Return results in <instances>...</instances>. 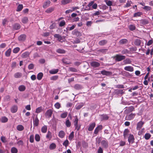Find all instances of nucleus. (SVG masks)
<instances>
[{
    "label": "nucleus",
    "instance_id": "obj_1",
    "mask_svg": "<svg viewBox=\"0 0 153 153\" xmlns=\"http://www.w3.org/2000/svg\"><path fill=\"white\" fill-rule=\"evenodd\" d=\"M53 111L52 109H49L45 113V115L47 118H49L51 117Z\"/></svg>",
    "mask_w": 153,
    "mask_h": 153
},
{
    "label": "nucleus",
    "instance_id": "obj_2",
    "mask_svg": "<svg viewBox=\"0 0 153 153\" xmlns=\"http://www.w3.org/2000/svg\"><path fill=\"white\" fill-rule=\"evenodd\" d=\"M100 74L103 75L109 76L112 74V73L111 71H107L105 70H103L100 71Z\"/></svg>",
    "mask_w": 153,
    "mask_h": 153
},
{
    "label": "nucleus",
    "instance_id": "obj_3",
    "mask_svg": "<svg viewBox=\"0 0 153 153\" xmlns=\"http://www.w3.org/2000/svg\"><path fill=\"white\" fill-rule=\"evenodd\" d=\"M134 138L133 134H130L128 138V141L129 143H133L134 142Z\"/></svg>",
    "mask_w": 153,
    "mask_h": 153
},
{
    "label": "nucleus",
    "instance_id": "obj_4",
    "mask_svg": "<svg viewBox=\"0 0 153 153\" xmlns=\"http://www.w3.org/2000/svg\"><path fill=\"white\" fill-rule=\"evenodd\" d=\"M91 65L94 68H97L99 67L100 65V63L96 61H92L91 62Z\"/></svg>",
    "mask_w": 153,
    "mask_h": 153
},
{
    "label": "nucleus",
    "instance_id": "obj_5",
    "mask_svg": "<svg viewBox=\"0 0 153 153\" xmlns=\"http://www.w3.org/2000/svg\"><path fill=\"white\" fill-rule=\"evenodd\" d=\"M72 33L73 35L77 36H80L82 35L81 33L79 32L78 30L76 29H75L73 30L72 31Z\"/></svg>",
    "mask_w": 153,
    "mask_h": 153
},
{
    "label": "nucleus",
    "instance_id": "obj_6",
    "mask_svg": "<svg viewBox=\"0 0 153 153\" xmlns=\"http://www.w3.org/2000/svg\"><path fill=\"white\" fill-rule=\"evenodd\" d=\"M85 104L84 102L78 103L75 106V108L76 110H79L83 107Z\"/></svg>",
    "mask_w": 153,
    "mask_h": 153
},
{
    "label": "nucleus",
    "instance_id": "obj_7",
    "mask_svg": "<svg viewBox=\"0 0 153 153\" xmlns=\"http://www.w3.org/2000/svg\"><path fill=\"white\" fill-rule=\"evenodd\" d=\"M102 145L105 148H107L108 146V143L107 140H103L101 142Z\"/></svg>",
    "mask_w": 153,
    "mask_h": 153
},
{
    "label": "nucleus",
    "instance_id": "obj_8",
    "mask_svg": "<svg viewBox=\"0 0 153 153\" xmlns=\"http://www.w3.org/2000/svg\"><path fill=\"white\" fill-rule=\"evenodd\" d=\"M114 58L116 61H120L124 58V56H123L117 55L115 56Z\"/></svg>",
    "mask_w": 153,
    "mask_h": 153
},
{
    "label": "nucleus",
    "instance_id": "obj_9",
    "mask_svg": "<svg viewBox=\"0 0 153 153\" xmlns=\"http://www.w3.org/2000/svg\"><path fill=\"white\" fill-rule=\"evenodd\" d=\"M102 125H100L96 128L94 131V134H97L99 131L102 129Z\"/></svg>",
    "mask_w": 153,
    "mask_h": 153
},
{
    "label": "nucleus",
    "instance_id": "obj_10",
    "mask_svg": "<svg viewBox=\"0 0 153 153\" xmlns=\"http://www.w3.org/2000/svg\"><path fill=\"white\" fill-rule=\"evenodd\" d=\"M135 114L132 113L130 115H127L125 118L126 120H130L132 119L135 117Z\"/></svg>",
    "mask_w": 153,
    "mask_h": 153
},
{
    "label": "nucleus",
    "instance_id": "obj_11",
    "mask_svg": "<svg viewBox=\"0 0 153 153\" xmlns=\"http://www.w3.org/2000/svg\"><path fill=\"white\" fill-rule=\"evenodd\" d=\"M108 41L106 39H103L99 42V45L101 46H104L107 44Z\"/></svg>",
    "mask_w": 153,
    "mask_h": 153
},
{
    "label": "nucleus",
    "instance_id": "obj_12",
    "mask_svg": "<svg viewBox=\"0 0 153 153\" xmlns=\"http://www.w3.org/2000/svg\"><path fill=\"white\" fill-rule=\"evenodd\" d=\"M144 123L142 121H140L138 123L137 126V130H139L142 127Z\"/></svg>",
    "mask_w": 153,
    "mask_h": 153
},
{
    "label": "nucleus",
    "instance_id": "obj_13",
    "mask_svg": "<svg viewBox=\"0 0 153 153\" xmlns=\"http://www.w3.org/2000/svg\"><path fill=\"white\" fill-rule=\"evenodd\" d=\"M18 110V107L16 105H13L10 108L11 111L12 113L16 112Z\"/></svg>",
    "mask_w": 153,
    "mask_h": 153
},
{
    "label": "nucleus",
    "instance_id": "obj_14",
    "mask_svg": "<svg viewBox=\"0 0 153 153\" xmlns=\"http://www.w3.org/2000/svg\"><path fill=\"white\" fill-rule=\"evenodd\" d=\"M51 3V2L50 0H47L45 1L43 5V7L45 8L49 7Z\"/></svg>",
    "mask_w": 153,
    "mask_h": 153
},
{
    "label": "nucleus",
    "instance_id": "obj_15",
    "mask_svg": "<svg viewBox=\"0 0 153 153\" xmlns=\"http://www.w3.org/2000/svg\"><path fill=\"white\" fill-rule=\"evenodd\" d=\"M30 53L27 51L23 53L21 56V57L22 58L25 59L30 54Z\"/></svg>",
    "mask_w": 153,
    "mask_h": 153
},
{
    "label": "nucleus",
    "instance_id": "obj_16",
    "mask_svg": "<svg viewBox=\"0 0 153 153\" xmlns=\"http://www.w3.org/2000/svg\"><path fill=\"white\" fill-rule=\"evenodd\" d=\"M54 38L58 39V41H60L63 40V38L61 35L58 34H55L54 35Z\"/></svg>",
    "mask_w": 153,
    "mask_h": 153
},
{
    "label": "nucleus",
    "instance_id": "obj_17",
    "mask_svg": "<svg viewBox=\"0 0 153 153\" xmlns=\"http://www.w3.org/2000/svg\"><path fill=\"white\" fill-rule=\"evenodd\" d=\"M26 35L24 34L21 35L18 37V39L19 41H24L26 39Z\"/></svg>",
    "mask_w": 153,
    "mask_h": 153
},
{
    "label": "nucleus",
    "instance_id": "obj_18",
    "mask_svg": "<svg viewBox=\"0 0 153 153\" xmlns=\"http://www.w3.org/2000/svg\"><path fill=\"white\" fill-rule=\"evenodd\" d=\"M95 126V123H94L91 124L88 128V130L89 131H92L94 128Z\"/></svg>",
    "mask_w": 153,
    "mask_h": 153
},
{
    "label": "nucleus",
    "instance_id": "obj_19",
    "mask_svg": "<svg viewBox=\"0 0 153 153\" xmlns=\"http://www.w3.org/2000/svg\"><path fill=\"white\" fill-rule=\"evenodd\" d=\"M125 70L130 72H132L134 71V68L133 67L131 66H126L125 67Z\"/></svg>",
    "mask_w": 153,
    "mask_h": 153
},
{
    "label": "nucleus",
    "instance_id": "obj_20",
    "mask_svg": "<svg viewBox=\"0 0 153 153\" xmlns=\"http://www.w3.org/2000/svg\"><path fill=\"white\" fill-rule=\"evenodd\" d=\"M0 120L2 123H5L8 121V119L5 116H3L1 117Z\"/></svg>",
    "mask_w": 153,
    "mask_h": 153
},
{
    "label": "nucleus",
    "instance_id": "obj_21",
    "mask_svg": "<svg viewBox=\"0 0 153 153\" xmlns=\"http://www.w3.org/2000/svg\"><path fill=\"white\" fill-rule=\"evenodd\" d=\"M134 43L135 45L137 46H139L141 44V40L139 39H136L135 40Z\"/></svg>",
    "mask_w": 153,
    "mask_h": 153
},
{
    "label": "nucleus",
    "instance_id": "obj_22",
    "mask_svg": "<svg viewBox=\"0 0 153 153\" xmlns=\"http://www.w3.org/2000/svg\"><path fill=\"white\" fill-rule=\"evenodd\" d=\"M74 88L75 89L77 90L81 89L83 88L82 86L80 85L76 84L74 86Z\"/></svg>",
    "mask_w": 153,
    "mask_h": 153
},
{
    "label": "nucleus",
    "instance_id": "obj_23",
    "mask_svg": "<svg viewBox=\"0 0 153 153\" xmlns=\"http://www.w3.org/2000/svg\"><path fill=\"white\" fill-rule=\"evenodd\" d=\"M59 71L58 69H52L49 71V72L51 74H56Z\"/></svg>",
    "mask_w": 153,
    "mask_h": 153
},
{
    "label": "nucleus",
    "instance_id": "obj_24",
    "mask_svg": "<svg viewBox=\"0 0 153 153\" xmlns=\"http://www.w3.org/2000/svg\"><path fill=\"white\" fill-rule=\"evenodd\" d=\"M13 27V29L16 30H18L21 27L20 25L18 23H16L14 24Z\"/></svg>",
    "mask_w": 153,
    "mask_h": 153
},
{
    "label": "nucleus",
    "instance_id": "obj_25",
    "mask_svg": "<svg viewBox=\"0 0 153 153\" xmlns=\"http://www.w3.org/2000/svg\"><path fill=\"white\" fill-rule=\"evenodd\" d=\"M39 120L37 116H36V117L34 120H33V123L34 125L36 126H38L39 124Z\"/></svg>",
    "mask_w": 153,
    "mask_h": 153
},
{
    "label": "nucleus",
    "instance_id": "obj_26",
    "mask_svg": "<svg viewBox=\"0 0 153 153\" xmlns=\"http://www.w3.org/2000/svg\"><path fill=\"white\" fill-rule=\"evenodd\" d=\"M24 127L21 125H18L16 127L17 129L19 131H22L24 129Z\"/></svg>",
    "mask_w": 153,
    "mask_h": 153
},
{
    "label": "nucleus",
    "instance_id": "obj_27",
    "mask_svg": "<svg viewBox=\"0 0 153 153\" xmlns=\"http://www.w3.org/2000/svg\"><path fill=\"white\" fill-rule=\"evenodd\" d=\"M65 125L67 127H70L71 125V123L68 118L66 119V120L65 123Z\"/></svg>",
    "mask_w": 153,
    "mask_h": 153
},
{
    "label": "nucleus",
    "instance_id": "obj_28",
    "mask_svg": "<svg viewBox=\"0 0 153 153\" xmlns=\"http://www.w3.org/2000/svg\"><path fill=\"white\" fill-rule=\"evenodd\" d=\"M26 89V87L24 85H21L19 87L18 89L20 91H23Z\"/></svg>",
    "mask_w": 153,
    "mask_h": 153
},
{
    "label": "nucleus",
    "instance_id": "obj_29",
    "mask_svg": "<svg viewBox=\"0 0 153 153\" xmlns=\"http://www.w3.org/2000/svg\"><path fill=\"white\" fill-rule=\"evenodd\" d=\"M72 0H62L61 1V4H66L71 2Z\"/></svg>",
    "mask_w": 153,
    "mask_h": 153
},
{
    "label": "nucleus",
    "instance_id": "obj_30",
    "mask_svg": "<svg viewBox=\"0 0 153 153\" xmlns=\"http://www.w3.org/2000/svg\"><path fill=\"white\" fill-rule=\"evenodd\" d=\"M65 135V133L63 131H60L59 133V136L61 138H63Z\"/></svg>",
    "mask_w": 153,
    "mask_h": 153
},
{
    "label": "nucleus",
    "instance_id": "obj_31",
    "mask_svg": "<svg viewBox=\"0 0 153 153\" xmlns=\"http://www.w3.org/2000/svg\"><path fill=\"white\" fill-rule=\"evenodd\" d=\"M11 50L10 48H9L5 53V55L7 57L10 56L11 53Z\"/></svg>",
    "mask_w": 153,
    "mask_h": 153
},
{
    "label": "nucleus",
    "instance_id": "obj_32",
    "mask_svg": "<svg viewBox=\"0 0 153 153\" xmlns=\"http://www.w3.org/2000/svg\"><path fill=\"white\" fill-rule=\"evenodd\" d=\"M43 76V74L42 72L39 73L37 75V79L38 80H41Z\"/></svg>",
    "mask_w": 153,
    "mask_h": 153
},
{
    "label": "nucleus",
    "instance_id": "obj_33",
    "mask_svg": "<svg viewBox=\"0 0 153 153\" xmlns=\"http://www.w3.org/2000/svg\"><path fill=\"white\" fill-rule=\"evenodd\" d=\"M56 52L59 53L63 54L65 53V50L63 49H58L56 50Z\"/></svg>",
    "mask_w": 153,
    "mask_h": 153
},
{
    "label": "nucleus",
    "instance_id": "obj_34",
    "mask_svg": "<svg viewBox=\"0 0 153 153\" xmlns=\"http://www.w3.org/2000/svg\"><path fill=\"white\" fill-rule=\"evenodd\" d=\"M56 147L55 144L53 143L50 144L49 146V149L51 150H53Z\"/></svg>",
    "mask_w": 153,
    "mask_h": 153
},
{
    "label": "nucleus",
    "instance_id": "obj_35",
    "mask_svg": "<svg viewBox=\"0 0 153 153\" xmlns=\"http://www.w3.org/2000/svg\"><path fill=\"white\" fill-rule=\"evenodd\" d=\"M47 129V127L46 126H44L41 128V131L43 133H45L46 132Z\"/></svg>",
    "mask_w": 153,
    "mask_h": 153
},
{
    "label": "nucleus",
    "instance_id": "obj_36",
    "mask_svg": "<svg viewBox=\"0 0 153 153\" xmlns=\"http://www.w3.org/2000/svg\"><path fill=\"white\" fill-rule=\"evenodd\" d=\"M23 8V6L22 4H19L17 7V9H16V11L17 12H19L21 11Z\"/></svg>",
    "mask_w": 153,
    "mask_h": 153
},
{
    "label": "nucleus",
    "instance_id": "obj_37",
    "mask_svg": "<svg viewBox=\"0 0 153 153\" xmlns=\"http://www.w3.org/2000/svg\"><path fill=\"white\" fill-rule=\"evenodd\" d=\"M28 20L27 17H24L22 18V21L23 23L26 24Z\"/></svg>",
    "mask_w": 153,
    "mask_h": 153
},
{
    "label": "nucleus",
    "instance_id": "obj_38",
    "mask_svg": "<svg viewBox=\"0 0 153 153\" xmlns=\"http://www.w3.org/2000/svg\"><path fill=\"white\" fill-rule=\"evenodd\" d=\"M54 9V8L53 7H50L45 11V12L48 13H51L53 11Z\"/></svg>",
    "mask_w": 153,
    "mask_h": 153
},
{
    "label": "nucleus",
    "instance_id": "obj_39",
    "mask_svg": "<svg viewBox=\"0 0 153 153\" xmlns=\"http://www.w3.org/2000/svg\"><path fill=\"white\" fill-rule=\"evenodd\" d=\"M42 108L41 106H40L37 108L36 111V113H40L42 111Z\"/></svg>",
    "mask_w": 153,
    "mask_h": 153
},
{
    "label": "nucleus",
    "instance_id": "obj_40",
    "mask_svg": "<svg viewBox=\"0 0 153 153\" xmlns=\"http://www.w3.org/2000/svg\"><path fill=\"white\" fill-rule=\"evenodd\" d=\"M68 70L69 71L73 72H78V70L73 67H70L69 68Z\"/></svg>",
    "mask_w": 153,
    "mask_h": 153
},
{
    "label": "nucleus",
    "instance_id": "obj_41",
    "mask_svg": "<svg viewBox=\"0 0 153 153\" xmlns=\"http://www.w3.org/2000/svg\"><path fill=\"white\" fill-rule=\"evenodd\" d=\"M22 74L19 72H17L15 74L14 76L15 78H18L22 76Z\"/></svg>",
    "mask_w": 153,
    "mask_h": 153
},
{
    "label": "nucleus",
    "instance_id": "obj_42",
    "mask_svg": "<svg viewBox=\"0 0 153 153\" xmlns=\"http://www.w3.org/2000/svg\"><path fill=\"white\" fill-rule=\"evenodd\" d=\"M35 140L37 142H39L40 140V137L39 134H36L35 136Z\"/></svg>",
    "mask_w": 153,
    "mask_h": 153
},
{
    "label": "nucleus",
    "instance_id": "obj_43",
    "mask_svg": "<svg viewBox=\"0 0 153 153\" xmlns=\"http://www.w3.org/2000/svg\"><path fill=\"white\" fill-rule=\"evenodd\" d=\"M142 14V13L141 12H138L137 13H134V15L133 16L134 17H139L141 16V15Z\"/></svg>",
    "mask_w": 153,
    "mask_h": 153
},
{
    "label": "nucleus",
    "instance_id": "obj_44",
    "mask_svg": "<svg viewBox=\"0 0 153 153\" xmlns=\"http://www.w3.org/2000/svg\"><path fill=\"white\" fill-rule=\"evenodd\" d=\"M11 151L12 153H17L18 150L16 148L14 147H13L12 148Z\"/></svg>",
    "mask_w": 153,
    "mask_h": 153
},
{
    "label": "nucleus",
    "instance_id": "obj_45",
    "mask_svg": "<svg viewBox=\"0 0 153 153\" xmlns=\"http://www.w3.org/2000/svg\"><path fill=\"white\" fill-rule=\"evenodd\" d=\"M68 115L67 112H65L61 114L60 117L62 118H65Z\"/></svg>",
    "mask_w": 153,
    "mask_h": 153
},
{
    "label": "nucleus",
    "instance_id": "obj_46",
    "mask_svg": "<svg viewBox=\"0 0 153 153\" xmlns=\"http://www.w3.org/2000/svg\"><path fill=\"white\" fill-rule=\"evenodd\" d=\"M102 120H106L108 119V117L107 115L103 114L102 115Z\"/></svg>",
    "mask_w": 153,
    "mask_h": 153
},
{
    "label": "nucleus",
    "instance_id": "obj_47",
    "mask_svg": "<svg viewBox=\"0 0 153 153\" xmlns=\"http://www.w3.org/2000/svg\"><path fill=\"white\" fill-rule=\"evenodd\" d=\"M151 135L149 133H146L144 135V138L146 140L149 139L151 137Z\"/></svg>",
    "mask_w": 153,
    "mask_h": 153
},
{
    "label": "nucleus",
    "instance_id": "obj_48",
    "mask_svg": "<svg viewBox=\"0 0 153 153\" xmlns=\"http://www.w3.org/2000/svg\"><path fill=\"white\" fill-rule=\"evenodd\" d=\"M75 26L76 25H73L70 27H66V29L68 30H73L75 28Z\"/></svg>",
    "mask_w": 153,
    "mask_h": 153
},
{
    "label": "nucleus",
    "instance_id": "obj_49",
    "mask_svg": "<svg viewBox=\"0 0 153 153\" xmlns=\"http://www.w3.org/2000/svg\"><path fill=\"white\" fill-rule=\"evenodd\" d=\"M58 78V76L57 75L51 77V80H56Z\"/></svg>",
    "mask_w": 153,
    "mask_h": 153
},
{
    "label": "nucleus",
    "instance_id": "obj_50",
    "mask_svg": "<svg viewBox=\"0 0 153 153\" xmlns=\"http://www.w3.org/2000/svg\"><path fill=\"white\" fill-rule=\"evenodd\" d=\"M107 49H99L98 50L99 52H101L103 53H105L107 51Z\"/></svg>",
    "mask_w": 153,
    "mask_h": 153
},
{
    "label": "nucleus",
    "instance_id": "obj_51",
    "mask_svg": "<svg viewBox=\"0 0 153 153\" xmlns=\"http://www.w3.org/2000/svg\"><path fill=\"white\" fill-rule=\"evenodd\" d=\"M20 50V48L19 47H16L13 50V53H18V52Z\"/></svg>",
    "mask_w": 153,
    "mask_h": 153
},
{
    "label": "nucleus",
    "instance_id": "obj_52",
    "mask_svg": "<svg viewBox=\"0 0 153 153\" xmlns=\"http://www.w3.org/2000/svg\"><path fill=\"white\" fill-rule=\"evenodd\" d=\"M74 137V132H72L69 136V139L70 140H71Z\"/></svg>",
    "mask_w": 153,
    "mask_h": 153
},
{
    "label": "nucleus",
    "instance_id": "obj_53",
    "mask_svg": "<svg viewBox=\"0 0 153 153\" xmlns=\"http://www.w3.org/2000/svg\"><path fill=\"white\" fill-rule=\"evenodd\" d=\"M34 141V136L33 135H31L30 137V141L31 143H33Z\"/></svg>",
    "mask_w": 153,
    "mask_h": 153
},
{
    "label": "nucleus",
    "instance_id": "obj_54",
    "mask_svg": "<svg viewBox=\"0 0 153 153\" xmlns=\"http://www.w3.org/2000/svg\"><path fill=\"white\" fill-rule=\"evenodd\" d=\"M130 30L131 31L134 30L135 29V27L133 25H130L129 26Z\"/></svg>",
    "mask_w": 153,
    "mask_h": 153
},
{
    "label": "nucleus",
    "instance_id": "obj_55",
    "mask_svg": "<svg viewBox=\"0 0 153 153\" xmlns=\"http://www.w3.org/2000/svg\"><path fill=\"white\" fill-rule=\"evenodd\" d=\"M101 138L100 137H97L96 138V144H98L99 145L100 143L101 142Z\"/></svg>",
    "mask_w": 153,
    "mask_h": 153
},
{
    "label": "nucleus",
    "instance_id": "obj_56",
    "mask_svg": "<svg viewBox=\"0 0 153 153\" xmlns=\"http://www.w3.org/2000/svg\"><path fill=\"white\" fill-rule=\"evenodd\" d=\"M54 106L57 109H59L61 107V105L58 102H56L54 105Z\"/></svg>",
    "mask_w": 153,
    "mask_h": 153
},
{
    "label": "nucleus",
    "instance_id": "obj_57",
    "mask_svg": "<svg viewBox=\"0 0 153 153\" xmlns=\"http://www.w3.org/2000/svg\"><path fill=\"white\" fill-rule=\"evenodd\" d=\"M75 119L74 121V125H76V124H78V120L76 116L75 117Z\"/></svg>",
    "mask_w": 153,
    "mask_h": 153
},
{
    "label": "nucleus",
    "instance_id": "obj_58",
    "mask_svg": "<svg viewBox=\"0 0 153 153\" xmlns=\"http://www.w3.org/2000/svg\"><path fill=\"white\" fill-rule=\"evenodd\" d=\"M116 92L118 94H123L124 93L123 90L120 89L116 90Z\"/></svg>",
    "mask_w": 153,
    "mask_h": 153
},
{
    "label": "nucleus",
    "instance_id": "obj_59",
    "mask_svg": "<svg viewBox=\"0 0 153 153\" xmlns=\"http://www.w3.org/2000/svg\"><path fill=\"white\" fill-rule=\"evenodd\" d=\"M65 22L64 20H62L60 22L59 24V26L60 27H62L65 25Z\"/></svg>",
    "mask_w": 153,
    "mask_h": 153
},
{
    "label": "nucleus",
    "instance_id": "obj_60",
    "mask_svg": "<svg viewBox=\"0 0 153 153\" xmlns=\"http://www.w3.org/2000/svg\"><path fill=\"white\" fill-rule=\"evenodd\" d=\"M151 9V7L148 6H145L143 7V9L147 11L150 10Z\"/></svg>",
    "mask_w": 153,
    "mask_h": 153
},
{
    "label": "nucleus",
    "instance_id": "obj_61",
    "mask_svg": "<svg viewBox=\"0 0 153 153\" xmlns=\"http://www.w3.org/2000/svg\"><path fill=\"white\" fill-rule=\"evenodd\" d=\"M68 141L67 140L63 142V145L66 147L68 146Z\"/></svg>",
    "mask_w": 153,
    "mask_h": 153
},
{
    "label": "nucleus",
    "instance_id": "obj_62",
    "mask_svg": "<svg viewBox=\"0 0 153 153\" xmlns=\"http://www.w3.org/2000/svg\"><path fill=\"white\" fill-rule=\"evenodd\" d=\"M51 133L50 131H48L46 136V137L47 138H51Z\"/></svg>",
    "mask_w": 153,
    "mask_h": 153
},
{
    "label": "nucleus",
    "instance_id": "obj_63",
    "mask_svg": "<svg viewBox=\"0 0 153 153\" xmlns=\"http://www.w3.org/2000/svg\"><path fill=\"white\" fill-rule=\"evenodd\" d=\"M125 76L128 77H130L131 76V75L128 72L125 71Z\"/></svg>",
    "mask_w": 153,
    "mask_h": 153
},
{
    "label": "nucleus",
    "instance_id": "obj_64",
    "mask_svg": "<svg viewBox=\"0 0 153 153\" xmlns=\"http://www.w3.org/2000/svg\"><path fill=\"white\" fill-rule=\"evenodd\" d=\"M34 65L32 64H30L28 66V68L29 70L33 69L34 68Z\"/></svg>",
    "mask_w": 153,
    "mask_h": 153
}]
</instances>
